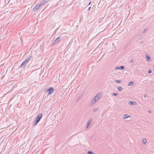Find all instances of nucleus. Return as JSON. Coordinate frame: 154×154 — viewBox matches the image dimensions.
Here are the masks:
<instances>
[{
	"label": "nucleus",
	"mask_w": 154,
	"mask_h": 154,
	"mask_svg": "<svg viewBox=\"0 0 154 154\" xmlns=\"http://www.w3.org/2000/svg\"><path fill=\"white\" fill-rule=\"evenodd\" d=\"M118 94L117 93H112V96H116L118 95Z\"/></svg>",
	"instance_id": "nucleus-19"
},
{
	"label": "nucleus",
	"mask_w": 154,
	"mask_h": 154,
	"mask_svg": "<svg viewBox=\"0 0 154 154\" xmlns=\"http://www.w3.org/2000/svg\"><path fill=\"white\" fill-rule=\"evenodd\" d=\"M153 68L154 69V66L153 67Z\"/></svg>",
	"instance_id": "nucleus-31"
},
{
	"label": "nucleus",
	"mask_w": 154,
	"mask_h": 154,
	"mask_svg": "<svg viewBox=\"0 0 154 154\" xmlns=\"http://www.w3.org/2000/svg\"><path fill=\"white\" fill-rule=\"evenodd\" d=\"M117 89L119 91H122V88L121 87H118Z\"/></svg>",
	"instance_id": "nucleus-16"
},
{
	"label": "nucleus",
	"mask_w": 154,
	"mask_h": 154,
	"mask_svg": "<svg viewBox=\"0 0 154 154\" xmlns=\"http://www.w3.org/2000/svg\"><path fill=\"white\" fill-rule=\"evenodd\" d=\"M54 90L52 87H50L47 90L48 95H51L54 92Z\"/></svg>",
	"instance_id": "nucleus-3"
},
{
	"label": "nucleus",
	"mask_w": 154,
	"mask_h": 154,
	"mask_svg": "<svg viewBox=\"0 0 154 154\" xmlns=\"http://www.w3.org/2000/svg\"><path fill=\"white\" fill-rule=\"evenodd\" d=\"M130 62L131 63H132L133 62V60H130Z\"/></svg>",
	"instance_id": "nucleus-25"
},
{
	"label": "nucleus",
	"mask_w": 154,
	"mask_h": 154,
	"mask_svg": "<svg viewBox=\"0 0 154 154\" xmlns=\"http://www.w3.org/2000/svg\"><path fill=\"white\" fill-rule=\"evenodd\" d=\"M46 3L44 0L42 1L40 3H39L41 8Z\"/></svg>",
	"instance_id": "nucleus-9"
},
{
	"label": "nucleus",
	"mask_w": 154,
	"mask_h": 154,
	"mask_svg": "<svg viewBox=\"0 0 154 154\" xmlns=\"http://www.w3.org/2000/svg\"><path fill=\"white\" fill-rule=\"evenodd\" d=\"M147 28H146L143 31V33H144L146 32L147 30Z\"/></svg>",
	"instance_id": "nucleus-21"
},
{
	"label": "nucleus",
	"mask_w": 154,
	"mask_h": 154,
	"mask_svg": "<svg viewBox=\"0 0 154 154\" xmlns=\"http://www.w3.org/2000/svg\"><path fill=\"white\" fill-rule=\"evenodd\" d=\"M148 112L149 113H151V111L150 110H148Z\"/></svg>",
	"instance_id": "nucleus-27"
},
{
	"label": "nucleus",
	"mask_w": 154,
	"mask_h": 154,
	"mask_svg": "<svg viewBox=\"0 0 154 154\" xmlns=\"http://www.w3.org/2000/svg\"><path fill=\"white\" fill-rule=\"evenodd\" d=\"M27 63L25 62V61L24 60L22 63L20 65L19 67V68H21L23 66V67H24V66H25V65Z\"/></svg>",
	"instance_id": "nucleus-7"
},
{
	"label": "nucleus",
	"mask_w": 154,
	"mask_h": 154,
	"mask_svg": "<svg viewBox=\"0 0 154 154\" xmlns=\"http://www.w3.org/2000/svg\"><path fill=\"white\" fill-rule=\"evenodd\" d=\"M93 153H94L93 152H92V151H88L87 152L88 154H93Z\"/></svg>",
	"instance_id": "nucleus-18"
},
{
	"label": "nucleus",
	"mask_w": 154,
	"mask_h": 154,
	"mask_svg": "<svg viewBox=\"0 0 154 154\" xmlns=\"http://www.w3.org/2000/svg\"><path fill=\"white\" fill-rule=\"evenodd\" d=\"M125 67L124 66H118L116 67V69H121L123 70L124 69Z\"/></svg>",
	"instance_id": "nucleus-8"
},
{
	"label": "nucleus",
	"mask_w": 154,
	"mask_h": 154,
	"mask_svg": "<svg viewBox=\"0 0 154 154\" xmlns=\"http://www.w3.org/2000/svg\"><path fill=\"white\" fill-rule=\"evenodd\" d=\"M128 103L130 105H136L137 104L135 102L131 101H129Z\"/></svg>",
	"instance_id": "nucleus-11"
},
{
	"label": "nucleus",
	"mask_w": 154,
	"mask_h": 154,
	"mask_svg": "<svg viewBox=\"0 0 154 154\" xmlns=\"http://www.w3.org/2000/svg\"><path fill=\"white\" fill-rule=\"evenodd\" d=\"M16 154H19L18 153H16Z\"/></svg>",
	"instance_id": "nucleus-30"
},
{
	"label": "nucleus",
	"mask_w": 154,
	"mask_h": 154,
	"mask_svg": "<svg viewBox=\"0 0 154 154\" xmlns=\"http://www.w3.org/2000/svg\"><path fill=\"white\" fill-rule=\"evenodd\" d=\"M134 84V83L133 81L130 82L128 84V86H130L131 85H133Z\"/></svg>",
	"instance_id": "nucleus-15"
},
{
	"label": "nucleus",
	"mask_w": 154,
	"mask_h": 154,
	"mask_svg": "<svg viewBox=\"0 0 154 154\" xmlns=\"http://www.w3.org/2000/svg\"><path fill=\"white\" fill-rule=\"evenodd\" d=\"M91 2H90L89 3V4H88V5H90V4H91Z\"/></svg>",
	"instance_id": "nucleus-28"
},
{
	"label": "nucleus",
	"mask_w": 154,
	"mask_h": 154,
	"mask_svg": "<svg viewBox=\"0 0 154 154\" xmlns=\"http://www.w3.org/2000/svg\"><path fill=\"white\" fill-rule=\"evenodd\" d=\"M42 113H40L38 115L34 123V125H36L38 123L42 118Z\"/></svg>",
	"instance_id": "nucleus-1"
},
{
	"label": "nucleus",
	"mask_w": 154,
	"mask_h": 154,
	"mask_svg": "<svg viewBox=\"0 0 154 154\" xmlns=\"http://www.w3.org/2000/svg\"><path fill=\"white\" fill-rule=\"evenodd\" d=\"M115 82L117 83H120L121 82V81L119 80H115Z\"/></svg>",
	"instance_id": "nucleus-20"
},
{
	"label": "nucleus",
	"mask_w": 154,
	"mask_h": 154,
	"mask_svg": "<svg viewBox=\"0 0 154 154\" xmlns=\"http://www.w3.org/2000/svg\"><path fill=\"white\" fill-rule=\"evenodd\" d=\"M101 95V94H100V93H99L93 98L91 102L93 105L95 104L96 102L98 100Z\"/></svg>",
	"instance_id": "nucleus-2"
},
{
	"label": "nucleus",
	"mask_w": 154,
	"mask_h": 154,
	"mask_svg": "<svg viewBox=\"0 0 154 154\" xmlns=\"http://www.w3.org/2000/svg\"><path fill=\"white\" fill-rule=\"evenodd\" d=\"M130 117V116H128V114H126L124 115V116H123L122 118L123 119H126L127 118H129Z\"/></svg>",
	"instance_id": "nucleus-10"
},
{
	"label": "nucleus",
	"mask_w": 154,
	"mask_h": 154,
	"mask_svg": "<svg viewBox=\"0 0 154 154\" xmlns=\"http://www.w3.org/2000/svg\"><path fill=\"white\" fill-rule=\"evenodd\" d=\"M41 7L40 6L39 4H38V5H36L33 9V11H37L39 9L41 8Z\"/></svg>",
	"instance_id": "nucleus-4"
},
{
	"label": "nucleus",
	"mask_w": 154,
	"mask_h": 154,
	"mask_svg": "<svg viewBox=\"0 0 154 154\" xmlns=\"http://www.w3.org/2000/svg\"><path fill=\"white\" fill-rule=\"evenodd\" d=\"M146 58L147 61H149L150 60H151V58L147 54L146 55Z\"/></svg>",
	"instance_id": "nucleus-12"
},
{
	"label": "nucleus",
	"mask_w": 154,
	"mask_h": 154,
	"mask_svg": "<svg viewBox=\"0 0 154 154\" xmlns=\"http://www.w3.org/2000/svg\"><path fill=\"white\" fill-rule=\"evenodd\" d=\"M92 121V119H90L87 122V124L86 125V128H88V126L90 125Z\"/></svg>",
	"instance_id": "nucleus-6"
},
{
	"label": "nucleus",
	"mask_w": 154,
	"mask_h": 154,
	"mask_svg": "<svg viewBox=\"0 0 154 154\" xmlns=\"http://www.w3.org/2000/svg\"><path fill=\"white\" fill-rule=\"evenodd\" d=\"M91 7H89L88 10H90V9H91Z\"/></svg>",
	"instance_id": "nucleus-26"
},
{
	"label": "nucleus",
	"mask_w": 154,
	"mask_h": 154,
	"mask_svg": "<svg viewBox=\"0 0 154 154\" xmlns=\"http://www.w3.org/2000/svg\"><path fill=\"white\" fill-rule=\"evenodd\" d=\"M152 71L151 70H149L148 71V73L149 74H150L152 73Z\"/></svg>",
	"instance_id": "nucleus-22"
},
{
	"label": "nucleus",
	"mask_w": 154,
	"mask_h": 154,
	"mask_svg": "<svg viewBox=\"0 0 154 154\" xmlns=\"http://www.w3.org/2000/svg\"><path fill=\"white\" fill-rule=\"evenodd\" d=\"M142 142L144 144H146V143L147 140L146 139H143L142 140Z\"/></svg>",
	"instance_id": "nucleus-13"
},
{
	"label": "nucleus",
	"mask_w": 154,
	"mask_h": 154,
	"mask_svg": "<svg viewBox=\"0 0 154 154\" xmlns=\"http://www.w3.org/2000/svg\"><path fill=\"white\" fill-rule=\"evenodd\" d=\"M31 57V56H30L29 57H28V58H26L25 60V62H26L27 63L30 60Z\"/></svg>",
	"instance_id": "nucleus-14"
},
{
	"label": "nucleus",
	"mask_w": 154,
	"mask_h": 154,
	"mask_svg": "<svg viewBox=\"0 0 154 154\" xmlns=\"http://www.w3.org/2000/svg\"><path fill=\"white\" fill-rule=\"evenodd\" d=\"M61 37H57L54 41V43L51 44L52 45H53L55 43H58L60 41V39L61 38Z\"/></svg>",
	"instance_id": "nucleus-5"
},
{
	"label": "nucleus",
	"mask_w": 154,
	"mask_h": 154,
	"mask_svg": "<svg viewBox=\"0 0 154 154\" xmlns=\"http://www.w3.org/2000/svg\"><path fill=\"white\" fill-rule=\"evenodd\" d=\"M98 110V109L97 108H96L94 109H93V112H97Z\"/></svg>",
	"instance_id": "nucleus-17"
},
{
	"label": "nucleus",
	"mask_w": 154,
	"mask_h": 154,
	"mask_svg": "<svg viewBox=\"0 0 154 154\" xmlns=\"http://www.w3.org/2000/svg\"><path fill=\"white\" fill-rule=\"evenodd\" d=\"M144 97H146V94H145V95H144Z\"/></svg>",
	"instance_id": "nucleus-29"
},
{
	"label": "nucleus",
	"mask_w": 154,
	"mask_h": 154,
	"mask_svg": "<svg viewBox=\"0 0 154 154\" xmlns=\"http://www.w3.org/2000/svg\"><path fill=\"white\" fill-rule=\"evenodd\" d=\"M44 1H45V2L46 3H47L49 1H50L51 0H44Z\"/></svg>",
	"instance_id": "nucleus-23"
},
{
	"label": "nucleus",
	"mask_w": 154,
	"mask_h": 154,
	"mask_svg": "<svg viewBox=\"0 0 154 154\" xmlns=\"http://www.w3.org/2000/svg\"><path fill=\"white\" fill-rule=\"evenodd\" d=\"M81 97H82V96H79V97H78V100H79L81 99Z\"/></svg>",
	"instance_id": "nucleus-24"
}]
</instances>
